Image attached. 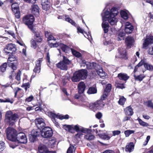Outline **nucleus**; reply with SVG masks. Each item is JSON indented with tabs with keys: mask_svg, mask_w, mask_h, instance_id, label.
Wrapping results in <instances>:
<instances>
[{
	"mask_svg": "<svg viewBox=\"0 0 153 153\" xmlns=\"http://www.w3.org/2000/svg\"><path fill=\"white\" fill-rule=\"evenodd\" d=\"M101 13L103 21H108L110 24L112 25H116L117 19L116 16L118 13V12L117 8L115 7H112L109 10L104 11Z\"/></svg>",
	"mask_w": 153,
	"mask_h": 153,
	"instance_id": "1",
	"label": "nucleus"
},
{
	"mask_svg": "<svg viewBox=\"0 0 153 153\" xmlns=\"http://www.w3.org/2000/svg\"><path fill=\"white\" fill-rule=\"evenodd\" d=\"M111 87V85L110 84H108L106 85L104 90V94L102 96L101 99L94 103L90 104L89 108L93 110L97 109L101 110L103 108L105 104L102 101L105 100L108 95V93L110 91Z\"/></svg>",
	"mask_w": 153,
	"mask_h": 153,
	"instance_id": "2",
	"label": "nucleus"
},
{
	"mask_svg": "<svg viewBox=\"0 0 153 153\" xmlns=\"http://www.w3.org/2000/svg\"><path fill=\"white\" fill-rule=\"evenodd\" d=\"M87 76V71L85 69H82L75 72L71 79L73 82H77L81 79H86Z\"/></svg>",
	"mask_w": 153,
	"mask_h": 153,
	"instance_id": "3",
	"label": "nucleus"
},
{
	"mask_svg": "<svg viewBox=\"0 0 153 153\" xmlns=\"http://www.w3.org/2000/svg\"><path fill=\"white\" fill-rule=\"evenodd\" d=\"M18 115L16 114H13L11 111L6 112L5 114V121L10 126H12L17 120Z\"/></svg>",
	"mask_w": 153,
	"mask_h": 153,
	"instance_id": "4",
	"label": "nucleus"
},
{
	"mask_svg": "<svg viewBox=\"0 0 153 153\" xmlns=\"http://www.w3.org/2000/svg\"><path fill=\"white\" fill-rule=\"evenodd\" d=\"M7 137V139L12 142L15 141L17 136V131L13 128L9 127L6 129Z\"/></svg>",
	"mask_w": 153,
	"mask_h": 153,
	"instance_id": "5",
	"label": "nucleus"
},
{
	"mask_svg": "<svg viewBox=\"0 0 153 153\" xmlns=\"http://www.w3.org/2000/svg\"><path fill=\"white\" fill-rule=\"evenodd\" d=\"M67 128H68V131L71 132H72V131L73 129L75 130L77 132L81 131L82 133H85L89 132V131H91V130H88L87 128L79 126L77 125H75L73 127H72L70 125H67Z\"/></svg>",
	"mask_w": 153,
	"mask_h": 153,
	"instance_id": "6",
	"label": "nucleus"
},
{
	"mask_svg": "<svg viewBox=\"0 0 153 153\" xmlns=\"http://www.w3.org/2000/svg\"><path fill=\"white\" fill-rule=\"evenodd\" d=\"M48 115L51 118L52 121L56 126L58 125V123L56 122V118L61 120L67 119L69 118V116L68 114H66L65 115H59L58 114H56L52 112H49L48 113Z\"/></svg>",
	"mask_w": 153,
	"mask_h": 153,
	"instance_id": "7",
	"label": "nucleus"
},
{
	"mask_svg": "<svg viewBox=\"0 0 153 153\" xmlns=\"http://www.w3.org/2000/svg\"><path fill=\"white\" fill-rule=\"evenodd\" d=\"M34 20V16L31 14L26 15L23 19V23L27 25L28 27L30 29L32 28V25Z\"/></svg>",
	"mask_w": 153,
	"mask_h": 153,
	"instance_id": "8",
	"label": "nucleus"
},
{
	"mask_svg": "<svg viewBox=\"0 0 153 153\" xmlns=\"http://www.w3.org/2000/svg\"><path fill=\"white\" fill-rule=\"evenodd\" d=\"M53 134L51 128L49 127H45L43 128L41 131V135L42 137L48 138L51 137Z\"/></svg>",
	"mask_w": 153,
	"mask_h": 153,
	"instance_id": "9",
	"label": "nucleus"
},
{
	"mask_svg": "<svg viewBox=\"0 0 153 153\" xmlns=\"http://www.w3.org/2000/svg\"><path fill=\"white\" fill-rule=\"evenodd\" d=\"M7 63L9 67L13 70H16L17 66V61L16 57L12 56L8 58Z\"/></svg>",
	"mask_w": 153,
	"mask_h": 153,
	"instance_id": "10",
	"label": "nucleus"
},
{
	"mask_svg": "<svg viewBox=\"0 0 153 153\" xmlns=\"http://www.w3.org/2000/svg\"><path fill=\"white\" fill-rule=\"evenodd\" d=\"M16 141L22 143H26L27 140L25 134L23 132H19L17 134L15 142Z\"/></svg>",
	"mask_w": 153,
	"mask_h": 153,
	"instance_id": "11",
	"label": "nucleus"
},
{
	"mask_svg": "<svg viewBox=\"0 0 153 153\" xmlns=\"http://www.w3.org/2000/svg\"><path fill=\"white\" fill-rule=\"evenodd\" d=\"M16 51V45L12 43L8 44L4 48V51L7 53H13Z\"/></svg>",
	"mask_w": 153,
	"mask_h": 153,
	"instance_id": "12",
	"label": "nucleus"
},
{
	"mask_svg": "<svg viewBox=\"0 0 153 153\" xmlns=\"http://www.w3.org/2000/svg\"><path fill=\"white\" fill-rule=\"evenodd\" d=\"M35 122L37 127L40 129L45 126V124L44 120L42 118H36L35 120Z\"/></svg>",
	"mask_w": 153,
	"mask_h": 153,
	"instance_id": "13",
	"label": "nucleus"
},
{
	"mask_svg": "<svg viewBox=\"0 0 153 153\" xmlns=\"http://www.w3.org/2000/svg\"><path fill=\"white\" fill-rule=\"evenodd\" d=\"M152 43H153V36H147L146 39L143 43V47L146 48L148 46L149 44Z\"/></svg>",
	"mask_w": 153,
	"mask_h": 153,
	"instance_id": "14",
	"label": "nucleus"
},
{
	"mask_svg": "<svg viewBox=\"0 0 153 153\" xmlns=\"http://www.w3.org/2000/svg\"><path fill=\"white\" fill-rule=\"evenodd\" d=\"M40 134V132L35 130H33L31 132V134L29 136V140L31 142H33L36 137Z\"/></svg>",
	"mask_w": 153,
	"mask_h": 153,
	"instance_id": "15",
	"label": "nucleus"
},
{
	"mask_svg": "<svg viewBox=\"0 0 153 153\" xmlns=\"http://www.w3.org/2000/svg\"><path fill=\"white\" fill-rule=\"evenodd\" d=\"M42 61V59H39L36 62V66L33 70L34 72L35 73H39L40 72L41 64Z\"/></svg>",
	"mask_w": 153,
	"mask_h": 153,
	"instance_id": "16",
	"label": "nucleus"
},
{
	"mask_svg": "<svg viewBox=\"0 0 153 153\" xmlns=\"http://www.w3.org/2000/svg\"><path fill=\"white\" fill-rule=\"evenodd\" d=\"M134 40L133 37L128 36L125 39V42L127 47L130 48L134 44Z\"/></svg>",
	"mask_w": 153,
	"mask_h": 153,
	"instance_id": "17",
	"label": "nucleus"
},
{
	"mask_svg": "<svg viewBox=\"0 0 153 153\" xmlns=\"http://www.w3.org/2000/svg\"><path fill=\"white\" fill-rule=\"evenodd\" d=\"M96 65L97 64L95 62H92L91 63L87 62L83 63L82 66L86 67L89 69H92L94 68Z\"/></svg>",
	"mask_w": 153,
	"mask_h": 153,
	"instance_id": "18",
	"label": "nucleus"
},
{
	"mask_svg": "<svg viewBox=\"0 0 153 153\" xmlns=\"http://www.w3.org/2000/svg\"><path fill=\"white\" fill-rule=\"evenodd\" d=\"M134 27L129 22H126L125 26V33L127 34H130L132 33Z\"/></svg>",
	"mask_w": 153,
	"mask_h": 153,
	"instance_id": "19",
	"label": "nucleus"
},
{
	"mask_svg": "<svg viewBox=\"0 0 153 153\" xmlns=\"http://www.w3.org/2000/svg\"><path fill=\"white\" fill-rule=\"evenodd\" d=\"M34 39L37 42H41L42 40V36L40 31H37L35 33Z\"/></svg>",
	"mask_w": 153,
	"mask_h": 153,
	"instance_id": "20",
	"label": "nucleus"
},
{
	"mask_svg": "<svg viewBox=\"0 0 153 153\" xmlns=\"http://www.w3.org/2000/svg\"><path fill=\"white\" fill-rule=\"evenodd\" d=\"M38 150L40 153H46L48 149L47 146L43 144H41L38 146Z\"/></svg>",
	"mask_w": 153,
	"mask_h": 153,
	"instance_id": "21",
	"label": "nucleus"
},
{
	"mask_svg": "<svg viewBox=\"0 0 153 153\" xmlns=\"http://www.w3.org/2000/svg\"><path fill=\"white\" fill-rule=\"evenodd\" d=\"M85 88V85L84 82H79L78 85V90L79 93H83Z\"/></svg>",
	"mask_w": 153,
	"mask_h": 153,
	"instance_id": "22",
	"label": "nucleus"
},
{
	"mask_svg": "<svg viewBox=\"0 0 153 153\" xmlns=\"http://www.w3.org/2000/svg\"><path fill=\"white\" fill-rule=\"evenodd\" d=\"M31 12L33 14L37 16L39 14V7L36 4L33 5L31 8Z\"/></svg>",
	"mask_w": 153,
	"mask_h": 153,
	"instance_id": "23",
	"label": "nucleus"
},
{
	"mask_svg": "<svg viewBox=\"0 0 153 153\" xmlns=\"http://www.w3.org/2000/svg\"><path fill=\"white\" fill-rule=\"evenodd\" d=\"M56 66L58 68L62 70L66 71L68 69V66L62 61L56 64Z\"/></svg>",
	"mask_w": 153,
	"mask_h": 153,
	"instance_id": "24",
	"label": "nucleus"
},
{
	"mask_svg": "<svg viewBox=\"0 0 153 153\" xmlns=\"http://www.w3.org/2000/svg\"><path fill=\"white\" fill-rule=\"evenodd\" d=\"M134 148V145L133 143H130L126 146L125 151L126 152H131L133 150Z\"/></svg>",
	"mask_w": 153,
	"mask_h": 153,
	"instance_id": "25",
	"label": "nucleus"
},
{
	"mask_svg": "<svg viewBox=\"0 0 153 153\" xmlns=\"http://www.w3.org/2000/svg\"><path fill=\"white\" fill-rule=\"evenodd\" d=\"M119 53L120 54L119 57L124 58L126 56V51L125 49L119 48L118 49Z\"/></svg>",
	"mask_w": 153,
	"mask_h": 153,
	"instance_id": "26",
	"label": "nucleus"
},
{
	"mask_svg": "<svg viewBox=\"0 0 153 153\" xmlns=\"http://www.w3.org/2000/svg\"><path fill=\"white\" fill-rule=\"evenodd\" d=\"M118 77L120 79L126 81L129 78V76L125 73H120L118 74Z\"/></svg>",
	"mask_w": 153,
	"mask_h": 153,
	"instance_id": "27",
	"label": "nucleus"
},
{
	"mask_svg": "<svg viewBox=\"0 0 153 153\" xmlns=\"http://www.w3.org/2000/svg\"><path fill=\"white\" fill-rule=\"evenodd\" d=\"M124 111L126 114L129 116L132 115L134 113L132 108L130 106L126 107Z\"/></svg>",
	"mask_w": 153,
	"mask_h": 153,
	"instance_id": "28",
	"label": "nucleus"
},
{
	"mask_svg": "<svg viewBox=\"0 0 153 153\" xmlns=\"http://www.w3.org/2000/svg\"><path fill=\"white\" fill-rule=\"evenodd\" d=\"M102 27L103 29V30L105 33H107L108 30V28L109 27V25L108 23L107 22L104 23V21H103V23L102 24Z\"/></svg>",
	"mask_w": 153,
	"mask_h": 153,
	"instance_id": "29",
	"label": "nucleus"
},
{
	"mask_svg": "<svg viewBox=\"0 0 153 153\" xmlns=\"http://www.w3.org/2000/svg\"><path fill=\"white\" fill-rule=\"evenodd\" d=\"M134 79L136 80L141 81L145 77L143 74H141L139 75L136 76L135 75H134Z\"/></svg>",
	"mask_w": 153,
	"mask_h": 153,
	"instance_id": "30",
	"label": "nucleus"
},
{
	"mask_svg": "<svg viewBox=\"0 0 153 153\" xmlns=\"http://www.w3.org/2000/svg\"><path fill=\"white\" fill-rule=\"evenodd\" d=\"M97 89L91 87L87 91V93L89 94H94L97 93Z\"/></svg>",
	"mask_w": 153,
	"mask_h": 153,
	"instance_id": "31",
	"label": "nucleus"
},
{
	"mask_svg": "<svg viewBox=\"0 0 153 153\" xmlns=\"http://www.w3.org/2000/svg\"><path fill=\"white\" fill-rule=\"evenodd\" d=\"M103 44L105 45H108V47H110L111 49L110 50L108 49V51H110L112 49H114V47L113 45L114 44L108 41H105L104 42Z\"/></svg>",
	"mask_w": 153,
	"mask_h": 153,
	"instance_id": "32",
	"label": "nucleus"
},
{
	"mask_svg": "<svg viewBox=\"0 0 153 153\" xmlns=\"http://www.w3.org/2000/svg\"><path fill=\"white\" fill-rule=\"evenodd\" d=\"M62 61L68 66V65L71 63V60H69L67 57L65 56H63V59Z\"/></svg>",
	"mask_w": 153,
	"mask_h": 153,
	"instance_id": "33",
	"label": "nucleus"
},
{
	"mask_svg": "<svg viewBox=\"0 0 153 153\" xmlns=\"http://www.w3.org/2000/svg\"><path fill=\"white\" fill-rule=\"evenodd\" d=\"M121 17L125 20L127 19L128 18V16L127 13L124 11H121L120 13Z\"/></svg>",
	"mask_w": 153,
	"mask_h": 153,
	"instance_id": "34",
	"label": "nucleus"
},
{
	"mask_svg": "<svg viewBox=\"0 0 153 153\" xmlns=\"http://www.w3.org/2000/svg\"><path fill=\"white\" fill-rule=\"evenodd\" d=\"M60 47L62 50L64 52H67L70 49L68 46L64 44H61Z\"/></svg>",
	"mask_w": 153,
	"mask_h": 153,
	"instance_id": "35",
	"label": "nucleus"
},
{
	"mask_svg": "<svg viewBox=\"0 0 153 153\" xmlns=\"http://www.w3.org/2000/svg\"><path fill=\"white\" fill-rule=\"evenodd\" d=\"M71 52L73 54L77 57H79L81 56V54L79 52L76 51V50L71 48Z\"/></svg>",
	"mask_w": 153,
	"mask_h": 153,
	"instance_id": "36",
	"label": "nucleus"
},
{
	"mask_svg": "<svg viewBox=\"0 0 153 153\" xmlns=\"http://www.w3.org/2000/svg\"><path fill=\"white\" fill-rule=\"evenodd\" d=\"M11 7L13 11H14L15 10H16L19 9L18 4L16 2L12 4Z\"/></svg>",
	"mask_w": 153,
	"mask_h": 153,
	"instance_id": "37",
	"label": "nucleus"
},
{
	"mask_svg": "<svg viewBox=\"0 0 153 153\" xmlns=\"http://www.w3.org/2000/svg\"><path fill=\"white\" fill-rule=\"evenodd\" d=\"M137 120L139 122V124L140 125L146 127L149 126V124L148 123L143 121L140 119L138 118Z\"/></svg>",
	"mask_w": 153,
	"mask_h": 153,
	"instance_id": "38",
	"label": "nucleus"
},
{
	"mask_svg": "<svg viewBox=\"0 0 153 153\" xmlns=\"http://www.w3.org/2000/svg\"><path fill=\"white\" fill-rule=\"evenodd\" d=\"M144 67L147 70L150 71H152L153 70V66L148 63H145L144 65Z\"/></svg>",
	"mask_w": 153,
	"mask_h": 153,
	"instance_id": "39",
	"label": "nucleus"
},
{
	"mask_svg": "<svg viewBox=\"0 0 153 153\" xmlns=\"http://www.w3.org/2000/svg\"><path fill=\"white\" fill-rule=\"evenodd\" d=\"M116 85L117 88L121 89H123L125 88L123 84H121L120 83L119 81L117 80L116 81Z\"/></svg>",
	"mask_w": 153,
	"mask_h": 153,
	"instance_id": "40",
	"label": "nucleus"
},
{
	"mask_svg": "<svg viewBox=\"0 0 153 153\" xmlns=\"http://www.w3.org/2000/svg\"><path fill=\"white\" fill-rule=\"evenodd\" d=\"M125 36V33L123 32L119 33L118 35V40L120 41L124 39V37Z\"/></svg>",
	"mask_w": 153,
	"mask_h": 153,
	"instance_id": "41",
	"label": "nucleus"
},
{
	"mask_svg": "<svg viewBox=\"0 0 153 153\" xmlns=\"http://www.w3.org/2000/svg\"><path fill=\"white\" fill-rule=\"evenodd\" d=\"M135 131L132 130H128L124 132L126 137H128L131 134L134 133Z\"/></svg>",
	"mask_w": 153,
	"mask_h": 153,
	"instance_id": "42",
	"label": "nucleus"
},
{
	"mask_svg": "<svg viewBox=\"0 0 153 153\" xmlns=\"http://www.w3.org/2000/svg\"><path fill=\"white\" fill-rule=\"evenodd\" d=\"M14 15L16 18L19 19L20 17V13L19 10H14V11H13Z\"/></svg>",
	"mask_w": 153,
	"mask_h": 153,
	"instance_id": "43",
	"label": "nucleus"
},
{
	"mask_svg": "<svg viewBox=\"0 0 153 153\" xmlns=\"http://www.w3.org/2000/svg\"><path fill=\"white\" fill-rule=\"evenodd\" d=\"M85 138L87 140H92L94 138V135L88 134L85 136Z\"/></svg>",
	"mask_w": 153,
	"mask_h": 153,
	"instance_id": "44",
	"label": "nucleus"
},
{
	"mask_svg": "<svg viewBox=\"0 0 153 153\" xmlns=\"http://www.w3.org/2000/svg\"><path fill=\"white\" fill-rule=\"evenodd\" d=\"M31 47L34 48L35 49L37 47V44L36 42V40L33 39H32L30 41Z\"/></svg>",
	"mask_w": 153,
	"mask_h": 153,
	"instance_id": "45",
	"label": "nucleus"
},
{
	"mask_svg": "<svg viewBox=\"0 0 153 153\" xmlns=\"http://www.w3.org/2000/svg\"><path fill=\"white\" fill-rule=\"evenodd\" d=\"M7 65L6 63H4L0 67L1 71L2 72H4L6 70Z\"/></svg>",
	"mask_w": 153,
	"mask_h": 153,
	"instance_id": "46",
	"label": "nucleus"
},
{
	"mask_svg": "<svg viewBox=\"0 0 153 153\" xmlns=\"http://www.w3.org/2000/svg\"><path fill=\"white\" fill-rule=\"evenodd\" d=\"M126 100V99L125 98L123 97H122L120 98L119 101H118V103L120 105H123Z\"/></svg>",
	"mask_w": 153,
	"mask_h": 153,
	"instance_id": "47",
	"label": "nucleus"
},
{
	"mask_svg": "<svg viewBox=\"0 0 153 153\" xmlns=\"http://www.w3.org/2000/svg\"><path fill=\"white\" fill-rule=\"evenodd\" d=\"M30 87V84L29 82L23 83L22 86V87L25 88L26 91H27V88H29Z\"/></svg>",
	"mask_w": 153,
	"mask_h": 153,
	"instance_id": "48",
	"label": "nucleus"
},
{
	"mask_svg": "<svg viewBox=\"0 0 153 153\" xmlns=\"http://www.w3.org/2000/svg\"><path fill=\"white\" fill-rule=\"evenodd\" d=\"M74 148V146L70 145L67 150V153H72Z\"/></svg>",
	"mask_w": 153,
	"mask_h": 153,
	"instance_id": "49",
	"label": "nucleus"
},
{
	"mask_svg": "<svg viewBox=\"0 0 153 153\" xmlns=\"http://www.w3.org/2000/svg\"><path fill=\"white\" fill-rule=\"evenodd\" d=\"M65 21H68L72 25H75V23L70 18L68 17L65 19Z\"/></svg>",
	"mask_w": 153,
	"mask_h": 153,
	"instance_id": "50",
	"label": "nucleus"
},
{
	"mask_svg": "<svg viewBox=\"0 0 153 153\" xmlns=\"http://www.w3.org/2000/svg\"><path fill=\"white\" fill-rule=\"evenodd\" d=\"M101 137L104 140H108L110 139V137H109L108 135L105 134L101 135Z\"/></svg>",
	"mask_w": 153,
	"mask_h": 153,
	"instance_id": "51",
	"label": "nucleus"
},
{
	"mask_svg": "<svg viewBox=\"0 0 153 153\" xmlns=\"http://www.w3.org/2000/svg\"><path fill=\"white\" fill-rule=\"evenodd\" d=\"M146 103L147 104V106L153 108V104L150 100H149Z\"/></svg>",
	"mask_w": 153,
	"mask_h": 153,
	"instance_id": "52",
	"label": "nucleus"
},
{
	"mask_svg": "<svg viewBox=\"0 0 153 153\" xmlns=\"http://www.w3.org/2000/svg\"><path fill=\"white\" fill-rule=\"evenodd\" d=\"M5 148V143L3 142L0 143V152L3 150Z\"/></svg>",
	"mask_w": 153,
	"mask_h": 153,
	"instance_id": "53",
	"label": "nucleus"
},
{
	"mask_svg": "<svg viewBox=\"0 0 153 153\" xmlns=\"http://www.w3.org/2000/svg\"><path fill=\"white\" fill-rule=\"evenodd\" d=\"M42 4L47 5L48 6L50 7V3L48 0H45L44 1H42Z\"/></svg>",
	"mask_w": 153,
	"mask_h": 153,
	"instance_id": "54",
	"label": "nucleus"
},
{
	"mask_svg": "<svg viewBox=\"0 0 153 153\" xmlns=\"http://www.w3.org/2000/svg\"><path fill=\"white\" fill-rule=\"evenodd\" d=\"M20 75L21 72L20 71H19L17 73L16 77V79L18 81H19L20 80Z\"/></svg>",
	"mask_w": 153,
	"mask_h": 153,
	"instance_id": "55",
	"label": "nucleus"
},
{
	"mask_svg": "<svg viewBox=\"0 0 153 153\" xmlns=\"http://www.w3.org/2000/svg\"><path fill=\"white\" fill-rule=\"evenodd\" d=\"M95 116L97 118L100 119L102 116V114L100 112H99L96 114Z\"/></svg>",
	"mask_w": 153,
	"mask_h": 153,
	"instance_id": "56",
	"label": "nucleus"
},
{
	"mask_svg": "<svg viewBox=\"0 0 153 153\" xmlns=\"http://www.w3.org/2000/svg\"><path fill=\"white\" fill-rule=\"evenodd\" d=\"M33 99V97L32 95H31L25 99V101L27 102H31Z\"/></svg>",
	"mask_w": 153,
	"mask_h": 153,
	"instance_id": "57",
	"label": "nucleus"
},
{
	"mask_svg": "<svg viewBox=\"0 0 153 153\" xmlns=\"http://www.w3.org/2000/svg\"><path fill=\"white\" fill-rule=\"evenodd\" d=\"M121 133V131L119 130L114 131H112L113 135L115 136L116 135H118Z\"/></svg>",
	"mask_w": 153,
	"mask_h": 153,
	"instance_id": "58",
	"label": "nucleus"
},
{
	"mask_svg": "<svg viewBox=\"0 0 153 153\" xmlns=\"http://www.w3.org/2000/svg\"><path fill=\"white\" fill-rule=\"evenodd\" d=\"M82 135L83 134L81 132L75 134V137L77 139L78 138H80L82 137Z\"/></svg>",
	"mask_w": 153,
	"mask_h": 153,
	"instance_id": "59",
	"label": "nucleus"
},
{
	"mask_svg": "<svg viewBox=\"0 0 153 153\" xmlns=\"http://www.w3.org/2000/svg\"><path fill=\"white\" fill-rule=\"evenodd\" d=\"M5 102H10L11 104H12L13 102V100L12 99H10L9 98H7L5 99Z\"/></svg>",
	"mask_w": 153,
	"mask_h": 153,
	"instance_id": "60",
	"label": "nucleus"
},
{
	"mask_svg": "<svg viewBox=\"0 0 153 153\" xmlns=\"http://www.w3.org/2000/svg\"><path fill=\"white\" fill-rule=\"evenodd\" d=\"M77 30L78 32H79L82 33L84 35V33H86L85 31L82 29L80 27H78L77 28Z\"/></svg>",
	"mask_w": 153,
	"mask_h": 153,
	"instance_id": "61",
	"label": "nucleus"
},
{
	"mask_svg": "<svg viewBox=\"0 0 153 153\" xmlns=\"http://www.w3.org/2000/svg\"><path fill=\"white\" fill-rule=\"evenodd\" d=\"M42 8L43 10H48L50 8V6H48L47 5L45 4H42Z\"/></svg>",
	"mask_w": 153,
	"mask_h": 153,
	"instance_id": "62",
	"label": "nucleus"
},
{
	"mask_svg": "<svg viewBox=\"0 0 153 153\" xmlns=\"http://www.w3.org/2000/svg\"><path fill=\"white\" fill-rule=\"evenodd\" d=\"M97 73L98 74L101 76H103V71L102 69L99 70L98 71H97Z\"/></svg>",
	"mask_w": 153,
	"mask_h": 153,
	"instance_id": "63",
	"label": "nucleus"
},
{
	"mask_svg": "<svg viewBox=\"0 0 153 153\" xmlns=\"http://www.w3.org/2000/svg\"><path fill=\"white\" fill-rule=\"evenodd\" d=\"M148 53L150 55H153V46L151 48L149 49Z\"/></svg>",
	"mask_w": 153,
	"mask_h": 153,
	"instance_id": "64",
	"label": "nucleus"
}]
</instances>
